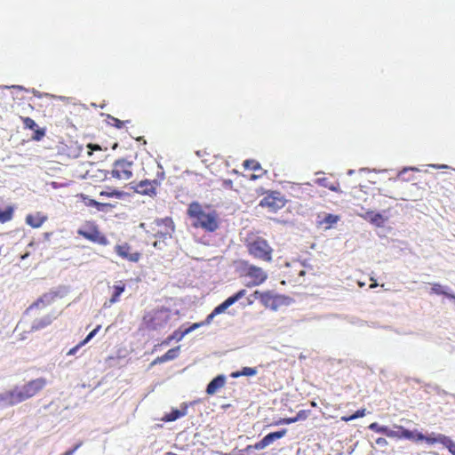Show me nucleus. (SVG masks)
<instances>
[{
    "label": "nucleus",
    "mask_w": 455,
    "mask_h": 455,
    "mask_svg": "<svg viewBox=\"0 0 455 455\" xmlns=\"http://www.w3.org/2000/svg\"><path fill=\"white\" fill-rule=\"evenodd\" d=\"M187 214L192 220V226L196 228L212 233L220 227L218 212L210 209L206 211L198 202H192L188 205Z\"/></svg>",
    "instance_id": "1"
},
{
    "label": "nucleus",
    "mask_w": 455,
    "mask_h": 455,
    "mask_svg": "<svg viewBox=\"0 0 455 455\" xmlns=\"http://www.w3.org/2000/svg\"><path fill=\"white\" fill-rule=\"evenodd\" d=\"M46 385L45 378L31 379L23 386L15 387L12 390L4 393L1 399L7 405H14L36 395Z\"/></svg>",
    "instance_id": "2"
},
{
    "label": "nucleus",
    "mask_w": 455,
    "mask_h": 455,
    "mask_svg": "<svg viewBox=\"0 0 455 455\" xmlns=\"http://www.w3.org/2000/svg\"><path fill=\"white\" fill-rule=\"evenodd\" d=\"M248 253L254 259L271 262L273 260L274 249L269 243L263 237L257 236L246 243Z\"/></svg>",
    "instance_id": "3"
},
{
    "label": "nucleus",
    "mask_w": 455,
    "mask_h": 455,
    "mask_svg": "<svg viewBox=\"0 0 455 455\" xmlns=\"http://www.w3.org/2000/svg\"><path fill=\"white\" fill-rule=\"evenodd\" d=\"M99 172L100 173V177L103 180H107L110 175L111 178L118 180H128L133 174V162L126 158H119L113 163L110 171L100 170Z\"/></svg>",
    "instance_id": "4"
},
{
    "label": "nucleus",
    "mask_w": 455,
    "mask_h": 455,
    "mask_svg": "<svg viewBox=\"0 0 455 455\" xmlns=\"http://www.w3.org/2000/svg\"><path fill=\"white\" fill-rule=\"evenodd\" d=\"M77 234L84 239L106 246L109 243L107 236L100 232L98 226L94 223H88L83 228L77 230Z\"/></svg>",
    "instance_id": "5"
},
{
    "label": "nucleus",
    "mask_w": 455,
    "mask_h": 455,
    "mask_svg": "<svg viewBox=\"0 0 455 455\" xmlns=\"http://www.w3.org/2000/svg\"><path fill=\"white\" fill-rule=\"evenodd\" d=\"M246 294V290L242 289L238 291L234 295L228 297L227 299H225L221 304L217 306L212 312L207 315L205 320L201 323H195L194 324H199V327L204 325H208L212 323V319L219 314L223 313L228 307L232 306L234 303L238 301L240 299L243 298Z\"/></svg>",
    "instance_id": "6"
},
{
    "label": "nucleus",
    "mask_w": 455,
    "mask_h": 455,
    "mask_svg": "<svg viewBox=\"0 0 455 455\" xmlns=\"http://www.w3.org/2000/svg\"><path fill=\"white\" fill-rule=\"evenodd\" d=\"M243 275L251 278V283L247 284L248 287L258 286L263 283L267 278V274L259 267H257L248 262L243 263Z\"/></svg>",
    "instance_id": "7"
},
{
    "label": "nucleus",
    "mask_w": 455,
    "mask_h": 455,
    "mask_svg": "<svg viewBox=\"0 0 455 455\" xmlns=\"http://www.w3.org/2000/svg\"><path fill=\"white\" fill-rule=\"evenodd\" d=\"M158 186L159 182L156 180L146 179L140 182H132L131 188L137 194L153 197L156 196Z\"/></svg>",
    "instance_id": "8"
},
{
    "label": "nucleus",
    "mask_w": 455,
    "mask_h": 455,
    "mask_svg": "<svg viewBox=\"0 0 455 455\" xmlns=\"http://www.w3.org/2000/svg\"><path fill=\"white\" fill-rule=\"evenodd\" d=\"M386 436L389 438H396V439H407L414 442L415 436L418 438H422L420 435V432L417 430H409L404 428L403 426L395 425L394 428L387 427V431L386 433Z\"/></svg>",
    "instance_id": "9"
},
{
    "label": "nucleus",
    "mask_w": 455,
    "mask_h": 455,
    "mask_svg": "<svg viewBox=\"0 0 455 455\" xmlns=\"http://www.w3.org/2000/svg\"><path fill=\"white\" fill-rule=\"evenodd\" d=\"M114 250L118 257L129 262L136 263L141 258V253L139 251H132V248L128 243L116 244Z\"/></svg>",
    "instance_id": "10"
},
{
    "label": "nucleus",
    "mask_w": 455,
    "mask_h": 455,
    "mask_svg": "<svg viewBox=\"0 0 455 455\" xmlns=\"http://www.w3.org/2000/svg\"><path fill=\"white\" fill-rule=\"evenodd\" d=\"M283 204L284 203L280 196V193L275 191L267 193V196H264L259 202V206L267 208L272 212H275L276 210L282 208Z\"/></svg>",
    "instance_id": "11"
},
{
    "label": "nucleus",
    "mask_w": 455,
    "mask_h": 455,
    "mask_svg": "<svg viewBox=\"0 0 455 455\" xmlns=\"http://www.w3.org/2000/svg\"><path fill=\"white\" fill-rule=\"evenodd\" d=\"M286 433H287L286 429L269 433L267 435H265L261 440L255 443L253 447L257 451L263 450L266 447H267L268 445H270L271 443H273L275 441L283 437L286 435Z\"/></svg>",
    "instance_id": "12"
},
{
    "label": "nucleus",
    "mask_w": 455,
    "mask_h": 455,
    "mask_svg": "<svg viewBox=\"0 0 455 455\" xmlns=\"http://www.w3.org/2000/svg\"><path fill=\"white\" fill-rule=\"evenodd\" d=\"M420 435L422 438H418V436H415L414 442H419V441H425L428 444H434V443H442L446 448L448 447L450 442L451 439L444 435L437 434L435 435L434 433L430 435H424L422 433H420Z\"/></svg>",
    "instance_id": "13"
},
{
    "label": "nucleus",
    "mask_w": 455,
    "mask_h": 455,
    "mask_svg": "<svg viewBox=\"0 0 455 455\" xmlns=\"http://www.w3.org/2000/svg\"><path fill=\"white\" fill-rule=\"evenodd\" d=\"M126 283L124 281L120 280L116 282V283L112 286V295L108 302L104 303V307H110L113 304L118 302L120 300L121 294L125 291Z\"/></svg>",
    "instance_id": "14"
},
{
    "label": "nucleus",
    "mask_w": 455,
    "mask_h": 455,
    "mask_svg": "<svg viewBox=\"0 0 455 455\" xmlns=\"http://www.w3.org/2000/svg\"><path fill=\"white\" fill-rule=\"evenodd\" d=\"M340 220L339 215L325 213L323 217L318 216L317 225L324 229L331 228Z\"/></svg>",
    "instance_id": "15"
},
{
    "label": "nucleus",
    "mask_w": 455,
    "mask_h": 455,
    "mask_svg": "<svg viewBox=\"0 0 455 455\" xmlns=\"http://www.w3.org/2000/svg\"><path fill=\"white\" fill-rule=\"evenodd\" d=\"M199 328V324H192L190 327L184 331L177 330L173 331L165 340L162 342L163 345H168L172 340L176 339L177 341L181 340L185 335Z\"/></svg>",
    "instance_id": "16"
},
{
    "label": "nucleus",
    "mask_w": 455,
    "mask_h": 455,
    "mask_svg": "<svg viewBox=\"0 0 455 455\" xmlns=\"http://www.w3.org/2000/svg\"><path fill=\"white\" fill-rule=\"evenodd\" d=\"M226 384V378L224 375H218L215 377L206 387L208 395H214L220 388L223 387Z\"/></svg>",
    "instance_id": "17"
},
{
    "label": "nucleus",
    "mask_w": 455,
    "mask_h": 455,
    "mask_svg": "<svg viewBox=\"0 0 455 455\" xmlns=\"http://www.w3.org/2000/svg\"><path fill=\"white\" fill-rule=\"evenodd\" d=\"M46 220L47 217L40 212H36V214H28L26 217V223L33 228H40Z\"/></svg>",
    "instance_id": "18"
},
{
    "label": "nucleus",
    "mask_w": 455,
    "mask_h": 455,
    "mask_svg": "<svg viewBox=\"0 0 455 455\" xmlns=\"http://www.w3.org/2000/svg\"><path fill=\"white\" fill-rule=\"evenodd\" d=\"M188 413V407L186 405L182 406L181 409H172L169 413H166L162 420L164 422H172L176 419L184 417Z\"/></svg>",
    "instance_id": "19"
},
{
    "label": "nucleus",
    "mask_w": 455,
    "mask_h": 455,
    "mask_svg": "<svg viewBox=\"0 0 455 455\" xmlns=\"http://www.w3.org/2000/svg\"><path fill=\"white\" fill-rule=\"evenodd\" d=\"M52 297L49 294H44L32 303L27 309V312L33 309H42L50 305L52 301Z\"/></svg>",
    "instance_id": "20"
},
{
    "label": "nucleus",
    "mask_w": 455,
    "mask_h": 455,
    "mask_svg": "<svg viewBox=\"0 0 455 455\" xmlns=\"http://www.w3.org/2000/svg\"><path fill=\"white\" fill-rule=\"evenodd\" d=\"M254 297L260 300V302L266 307L273 306L275 302V297L270 291H254Z\"/></svg>",
    "instance_id": "21"
},
{
    "label": "nucleus",
    "mask_w": 455,
    "mask_h": 455,
    "mask_svg": "<svg viewBox=\"0 0 455 455\" xmlns=\"http://www.w3.org/2000/svg\"><path fill=\"white\" fill-rule=\"evenodd\" d=\"M52 317L51 315H44V317L36 319L30 326V331H36L42 330V329L47 327L48 325H50L52 323Z\"/></svg>",
    "instance_id": "22"
},
{
    "label": "nucleus",
    "mask_w": 455,
    "mask_h": 455,
    "mask_svg": "<svg viewBox=\"0 0 455 455\" xmlns=\"http://www.w3.org/2000/svg\"><path fill=\"white\" fill-rule=\"evenodd\" d=\"M316 183L323 188H326L331 191L340 192L339 182H331L328 178H318Z\"/></svg>",
    "instance_id": "23"
},
{
    "label": "nucleus",
    "mask_w": 455,
    "mask_h": 455,
    "mask_svg": "<svg viewBox=\"0 0 455 455\" xmlns=\"http://www.w3.org/2000/svg\"><path fill=\"white\" fill-rule=\"evenodd\" d=\"M364 219L370 220L371 223L380 227L384 223V218L380 213H375L373 212H367L364 215Z\"/></svg>",
    "instance_id": "24"
},
{
    "label": "nucleus",
    "mask_w": 455,
    "mask_h": 455,
    "mask_svg": "<svg viewBox=\"0 0 455 455\" xmlns=\"http://www.w3.org/2000/svg\"><path fill=\"white\" fill-rule=\"evenodd\" d=\"M430 293L436 295H444L450 299H455V295L448 293L445 291L444 287L438 283H435L432 284Z\"/></svg>",
    "instance_id": "25"
},
{
    "label": "nucleus",
    "mask_w": 455,
    "mask_h": 455,
    "mask_svg": "<svg viewBox=\"0 0 455 455\" xmlns=\"http://www.w3.org/2000/svg\"><path fill=\"white\" fill-rule=\"evenodd\" d=\"M257 374L256 368L243 367L241 371H234L230 374L232 378H239L241 376H254Z\"/></svg>",
    "instance_id": "26"
},
{
    "label": "nucleus",
    "mask_w": 455,
    "mask_h": 455,
    "mask_svg": "<svg viewBox=\"0 0 455 455\" xmlns=\"http://www.w3.org/2000/svg\"><path fill=\"white\" fill-rule=\"evenodd\" d=\"M243 166L244 167V169L246 170H251V171H261V166H260V164L254 160V159H247L243 162Z\"/></svg>",
    "instance_id": "27"
},
{
    "label": "nucleus",
    "mask_w": 455,
    "mask_h": 455,
    "mask_svg": "<svg viewBox=\"0 0 455 455\" xmlns=\"http://www.w3.org/2000/svg\"><path fill=\"white\" fill-rule=\"evenodd\" d=\"M366 415V409L363 408L360 410H357L355 413L349 416H342L340 419L345 422H348L350 420H354L358 418H363Z\"/></svg>",
    "instance_id": "28"
},
{
    "label": "nucleus",
    "mask_w": 455,
    "mask_h": 455,
    "mask_svg": "<svg viewBox=\"0 0 455 455\" xmlns=\"http://www.w3.org/2000/svg\"><path fill=\"white\" fill-rule=\"evenodd\" d=\"M180 346L169 349L164 355H163L162 359H164L167 362V361H171V360L177 358L180 354Z\"/></svg>",
    "instance_id": "29"
},
{
    "label": "nucleus",
    "mask_w": 455,
    "mask_h": 455,
    "mask_svg": "<svg viewBox=\"0 0 455 455\" xmlns=\"http://www.w3.org/2000/svg\"><path fill=\"white\" fill-rule=\"evenodd\" d=\"M84 204L90 207H95L98 211H102L108 204L100 203L94 199H90L87 196L84 197Z\"/></svg>",
    "instance_id": "30"
},
{
    "label": "nucleus",
    "mask_w": 455,
    "mask_h": 455,
    "mask_svg": "<svg viewBox=\"0 0 455 455\" xmlns=\"http://www.w3.org/2000/svg\"><path fill=\"white\" fill-rule=\"evenodd\" d=\"M124 193L123 191L117 190V189H110L108 191H101L100 193V196H107V197H116V198H122L124 196Z\"/></svg>",
    "instance_id": "31"
},
{
    "label": "nucleus",
    "mask_w": 455,
    "mask_h": 455,
    "mask_svg": "<svg viewBox=\"0 0 455 455\" xmlns=\"http://www.w3.org/2000/svg\"><path fill=\"white\" fill-rule=\"evenodd\" d=\"M143 321L146 324V326L149 329L156 330L157 328V325L155 323V315L152 314H148L144 315Z\"/></svg>",
    "instance_id": "32"
},
{
    "label": "nucleus",
    "mask_w": 455,
    "mask_h": 455,
    "mask_svg": "<svg viewBox=\"0 0 455 455\" xmlns=\"http://www.w3.org/2000/svg\"><path fill=\"white\" fill-rule=\"evenodd\" d=\"M25 129L35 130L37 127L36 122L30 117H20Z\"/></svg>",
    "instance_id": "33"
},
{
    "label": "nucleus",
    "mask_w": 455,
    "mask_h": 455,
    "mask_svg": "<svg viewBox=\"0 0 455 455\" xmlns=\"http://www.w3.org/2000/svg\"><path fill=\"white\" fill-rule=\"evenodd\" d=\"M387 426H379L377 422H373L369 426V428L372 431H375L377 433H380L386 435V433L387 431Z\"/></svg>",
    "instance_id": "34"
},
{
    "label": "nucleus",
    "mask_w": 455,
    "mask_h": 455,
    "mask_svg": "<svg viewBox=\"0 0 455 455\" xmlns=\"http://www.w3.org/2000/svg\"><path fill=\"white\" fill-rule=\"evenodd\" d=\"M34 135L32 139L36 141H40L45 136V129L44 128H35Z\"/></svg>",
    "instance_id": "35"
},
{
    "label": "nucleus",
    "mask_w": 455,
    "mask_h": 455,
    "mask_svg": "<svg viewBox=\"0 0 455 455\" xmlns=\"http://www.w3.org/2000/svg\"><path fill=\"white\" fill-rule=\"evenodd\" d=\"M101 326L98 325L94 330H92L84 339L80 341V346H84L86 343H88L97 334Z\"/></svg>",
    "instance_id": "36"
},
{
    "label": "nucleus",
    "mask_w": 455,
    "mask_h": 455,
    "mask_svg": "<svg viewBox=\"0 0 455 455\" xmlns=\"http://www.w3.org/2000/svg\"><path fill=\"white\" fill-rule=\"evenodd\" d=\"M160 221H161V223L164 224L168 228H170L171 231H173L174 225H173V221L171 218H165L164 220H161Z\"/></svg>",
    "instance_id": "37"
},
{
    "label": "nucleus",
    "mask_w": 455,
    "mask_h": 455,
    "mask_svg": "<svg viewBox=\"0 0 455 455\" xmlns=\"http://www.w3.org/2000/svg\"><path fill=\"white\" fill-rule=\"evenodd\" d=\"M307 417V411H299L297 415L295 416L296 421L306 419Z\"/></svg>",
    "instance_id": "38"
},
{
    "label": "nucleus",
    "mask_w": 455,
    "mask_h": 455,
    "mask_svg": "<svg viewBox=\"0 0 455 455\" xmlns=\"http://www.w3.org/2000/svg\"><path fill=\"white\" fill-rule=\"evenodd\" d=\"M294 422H297L295 417L282 419L279 421V423H282V424H291V423H294Z\"/></svg>",
    "instance_id": "39"
},
{
    "label": "nucleus",
    "mask_w": 455,
    "mask_h": 455,
    "mask_svg": "<svg viewBox=\"0 0 455 455\" xmlns=\"http://www.w3.org/2000/svg\"><path fill=\"white\" fill-rule=\"evenodd\" d=\"M83 346H80V342L75 346L74 347H72L71 349H69V351L67 353L68 355H74L77 350L82 347Z\"/></svg>",
    "instance_id": "40"
},
{
    "label": "nucleus",
    "mask_w": 455,
    "mask_h": 455,
    "mask_svg": "<svg viewBox=\"0 0 455 455\" xmlns=\"http://www.w3.org/2000/svg\"><path fill=\"white\" fill-rule=\"evenodd\" d=\"M113 122H114L113 125L116 126V128H119V129L122 128L124 124L125 123L124 121H120L117 118H113Z\"/></svg>",
    "instance_id": "41"
},
{
    "label": "nucleus",
    "mask_w": 455,
    "mask_h": 455,
    "mask_svg": "<svg viewBox=\"0 0 455 455\" xmlns=\"http://www.w3.org/2000/svg\"><path fill=\"white\" fill-rule=\"evenodd\" d=\"M447 449L449 450V451L452 454V455H455V442H453L452 440L450 442Z\"/></svg>",
    "instance_id": "42"
},
{
    "label": "nucleus",
    "mask_w": 455,
    "mask_h": 455,
    "mask_svg": "<svg viewBox=\"0 0 455 455\" xmlns=\"http://www.w3.org/2000/svg\"><path fill=\"white\" fill-rule=\"evenodd\" d=\"M88 148L91 149V150H100V147L97 144H89L88 145Z\"/></svg>",
    "instance_id": "43"
},
{
    "label": "nucleus",
    "mask_w": 455,
    "mask_h": 455,
    "mask_svg": "<svg viewBox=\"0 0 455 455\" xmlns=\"http://www.w3.org/2000/svg\"><path fill=\"white\" fill-rule=\"evenodd\" d=\"M163 358V355L162 356H158L157 358H156L152 364H156V363H164L166 362L165 360L162 359Z\"/></svg>",
    "instance_id": "44"
},
{
    "label": "nucleus",
    "mask_w": 455,
    "mask_h": 455,
    "mask_svg": "<svg viewBox=\"0 0 455 455\" xmlns=\"http://www.w3.org/2000/svg\"><path fill=\"white\" fill-rule=\"evenodd\" d=\"M376 443H377L378 444L386 443V440H385L384 438H378V439L376 440Z\"/></svg>",
    "instance_id": "45"
},
{
    "label": "nucleus",
    "mask_w": 455,
    "mask_h": 455,
    "mask_svg": "<svg viewBox=\"0 0 455 455\" xmlns=\"http://www.w3.org/2000/svg\"><path fill=\"white\" fill-rule=\"evenodd\" d=\"M226 183H227V185H231L232 184V180H229L228 181H226Z\"/></svg>",
    "instance_id": "46"
},
{
    "label": "nucleus",
    "mask_w": 455,
    "mask_h": 455,
    "mask_svg": "<svg viewBox=\"0 0 455 455\" xmlns=\"http://www.w3.org/2000/svg\"><path fill=\"white\" fill-rule=\"evenodd\" d=\"M226 183H227V185H231L232 184V180H229L228 181H226Z\"/></svg>",
    "instance_id": "47"
},
{
    "label": "nucleus",
    "mask_w": 455,
    "mask_h": 455,
    "mask_svg": "<svg viewBox=\"0 0 455 455\" xmlns=\"http://www.w3.org/2000/svg\"><path fill=\"white\" fill-rule=\"evenodd\" d=\"M257 177H258L257 175H252V176H251V179H252V180H254V179H256Z\"/></svg>",
    "instance_id": "48"
},
{
    "label": "nucleus",
    "mask_w": 455,
    "mask_h": 455,
    "mask_svg": "<svg viewBox=\"0 0 455 455\" xmlns=\"http://www.w3.org/2000/svg\"><path fill=\"white\" fill-rule=\"evenodd\" d=\"M376 286H377V284H376V283H374V284H371V286H370V287H371V288H372V287H376Z\"/></svg>",
    "instance_id": "49"
},
{
    "label": "nucleus",
    "mask_w": 455,
    "mask_h": 455,
    "mask_svg": "<svg viewBox=\"0 0 455 455\" xmlns=\"http://www.w3.org/2000/svg\"><path fill=\"white\" fill-rule=\"evenodd\" d=\"M168 455H177V454L170 452V453H168Z\"/></svg>",
    "instance_id": "50"
}]
</instances>
